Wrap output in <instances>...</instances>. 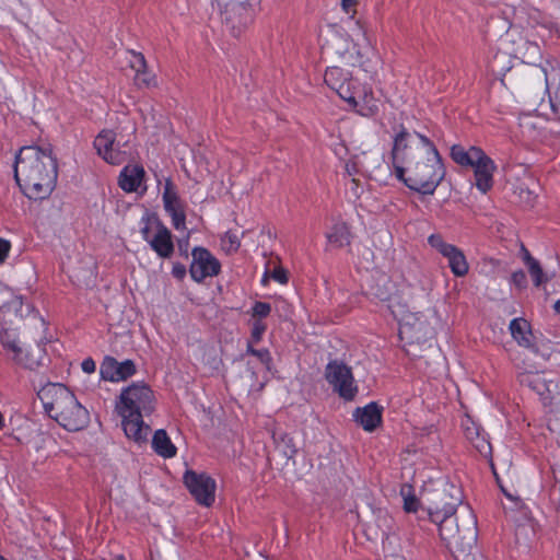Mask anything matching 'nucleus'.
<instances>
[{
  "label": "nucleus",
  "instance_id": "c9c22d12",
  "mask_svg": "<svg viewBox=\"0 0 560 560\" xmlns=\"http://www.w3.org/2000/svg\"><path fill=\"white\" fill-rule=\"evenodd\" d=\"M246 353L256 357L268 370L272 358L268 349H255L252 342H247Z\"/></svg>",
  "mask_w": 560,
  "mask_h": 560
},
{
  "label": "nucleus",
  "instance_id": "9b49d317",
  "mask_svg": "<svg viewBox=\"0 0 560 560\" xmlns=\"http://www.w3.org/2000/svg\"><path fill=\"white\" fill-rule=\"evenodd\" d=\"M253 21V8L232 0L224 5L222 23L233 37H238Z\"/></svg>",
  "mask_w": 560,
  "mask_h": 560
},
{
  "label": "nucleus",
  "instance_id": "aec40b11",
  "mask_svg": "<svg viewBox=\"0 0 560 560\" xmlns=\"http://www.w3.org/2000/svg\"><path fill=\"white\" fill-rule=\"evenodd\" d=\"M121 417V425L126 436L138 444L148 441V435L151 431L150 425L143 421L144 416H133L128 418L127 413H118Z\"/></svg>",
  "mask_w": 560,
  "mask_h": 560
},
{
  "label": "nucleus",
  "instance_id": "20e7f679",
  "mask_svg": "<svg viewBox=\"0 0 560 560\" xmlns=\"http://www.w3.org/2000/svg\"><path fill=\"white\" fill-rule=\"evenodd\" d=\"M408 176L405 185L419 194L433 195L444 179L446 171L440 153L407 166Z\"/></svg>",
  "mask_w": 560,
  "mask_h": 560
},
{
  "label": "nucleus",
  "instance_id": "473e14b6",
  "mask_svg": "<svg viewBox=\"0 0 560 560\" xmlns=\"http://www.w3.org/2000/svg\"><path fill=\"white\" fill-rule=\"evenodd\" d=\"M410 137V133L407 129L401 125L400 130L394 138V144L390 152L392 160L397 161L400 158V151L407 149V139Z\"/></svg>",
  "mask_w": 560,
  "mask_h": 560
},
{
  "label": "nucleus",
  "instance_id": "423d86ee",
  "mask_svg": "<svg viewBox=\"0 0 560 560\" xmlns=\"http://www.w3.org/2000/svg\"><path fill=\"white\" fill-rule=\"evenodd\" d=\"M118 413H127V417L150 416L154 411V394L145 383H132L124 388L116 402Z\"/></svg>",
  "mask_w": 560,
  "mask_h": 560
},
{
  "label": "nucleus",
  "instance_id": "4d7b16f0",
  "mask_svg": "<svg viewBox=\"0 0 560 560\" xmlns=\"http://www.w3.org/2000/svg\"><path fill=\"white\" fill-rule=\"evenodd\" d=\"M465 434L467 439L470 440L471 442H474L475 439L479 440V429L476 425H472L471 428L466 427Z\"/></svg>",
  "mask_w": 560,
  "mask_h": 560
},
{
  "label": "nucleus",
  "instance_id": "13d9d810",
  "mask_svg": "<svg viewBox=\"0 0 560 560\" xmlns=\"http://www.w3.org/2000/svg\"><path fill=\"white\" fill-rule=\"evenodd\" d=\"M346 172L348 175L352 176L358 173V167L355 163H347L346 164Z\"/></svg>",
  "mask_w": 560,
  "mask_h": 560
},
{
  "label": "nucleus",
  "instance_id": "f257e3e1",
  "mask_svg": "<svg viewBox=\"0 0 560 560\" xmlns=\"http://www.w3.org/2000/svg\"><path fill=\"white\" fill-rule=\"evenodd\" d=\"M14 179L28 199L48 198L58 177L57 159L50 145H24L14 155Z\"/></svg>",
  "mask_w": 560,
  "mask_h": 560
},
{
  "label": "nucleus",
  "instance_id": "6ab92c4d",
  "mask_svg": "<svg viewBox=\"0 0 560 560\" xmlns=\"http://www.w3.org/2000/svg\"><path fill=\"white\" fill-rule=\"evenodd\" d=\"M383 408L375 401L364 407H358L353 411V420L365 431L372 432L382 423Z\"/></svg>",
  "mask_w": 560,
  "mask_h": 560
},
{
  "label": "nucleus",
  "instance_id": "338daca9",
  "mask_svg": "<svg viewBox=\"0 0 560 560\" xmlns=\"http://www.w3.org/2000/svg\"><path fill=\"white\" fill-rule=\"evenodd\" d=\"M0 560H7L2 555H0Z\"/></svg>",
  "mask_w": 560,
  "mask_h": 560
},
{
  "label": "nucleus",
  "instance_id": "5fc2aeb1",
  "mask_svg": "<svg viewBox=\"0 0 560 560\" xmlns=\"http://www.w3.org/2000/svg\"><path fill=\"white\" fill-rule=\"evenodd\" d=\"M188 247H189V241H188V237L186 238H180L177 241V248H178V253L180 256H183L185 259H188L189 257V253H188Z\"/></svg>",
  "mask_w": 560,
  "mask_h": 560
},
{
  "label": "nucleus",
  "instance_id": "c85d7f7f",
  "mask_svg": "<svg viewBox=\"0 0 560 560\" xmlns=\"http://www.w3.org/2000/svg\"><path fill=\"white\" fill-rule=\"evenodd\" d=\"M326 236L328 242L337 247L350 245L352 237L350 226L346 222L334 224L331 231Z\"/></svg>",
  "mask_w": 560,
  "mask_h": 560
},
{
  "label": "nucleus",
  "instance_id": "412c9836",
  "mask_svg": "<svg viewBox=\"0 0 560 560\" xmlns=\"http://www.w3.org/2000/svg\"><path fill=\"white\" fill-rule=\"evenodd\" d=\"M14 360L28 370H36L48 361L45 348L40 343H34L21 350Z\"/></svg>",
  "mask_w": 560,
  "mask_h": 560
},
{
  "label": "nucleus",
  "instance_id": "7c9ffc66",
  "mask_svg": "<svg viewBox=\"0 0 560 560\" xmlns=\"http://www.w3.org/2000/svg\"><path fill=\"white\" fill-rule=\"evenodd\" d=\"M423 324L418 320V318H415V322L407 320L404 324L400 325L399 334L402 337V335H407V338H409L412 342L417 341L419 342L421 339L429 338L430 331H422Z\"/></svg>",
  "mask_w": 560,
  "mask_h": 560
},
{
  "label": "nucleus",
  "instance_id": "f704fd0d",
  "mask_svg": "<svg viewBox=\"0 0 560 560\" xmlns=\"http://www.w3.org/2000/svg\"><path fill=\"white\" fill-rule=\"evenodd\" d=\"M136 373L137 366L132 360L127 359L122 362L117 361V382L126 381L129 377L133 376Z\"/></svg>",
  "mask_w": 560,
  "mask_h": 560
},
{
  "label": "nucleus",
  "instance_id": "bb28decb",
  "mask_svg": "<svg viewBox=\"0 0 560 560\" xmlns=\"http://www.w3.org/2000/svg\"><path fill=\"white\" fill-rule=\"evenodd\" d=\"M152 448L158 455L164 458L174 457L177 451L166 431L163 429H159L154 432L152 438Z\"/></svg>",
  "mask_w": 560,
  "mask_h": 560
},
{
  "label": "nucleus",
  "instance_id": "3c124183",
  "mask_svg": "<svg viewBox=\"0 0 560 560\" xmlns=\"http://www.w3.org/2000/svg\"><path fill=\"white\" fill-rule=\"evenodd\" d=\"M416 135L420 139L422 144L428 148L429 153L431 155H436V153H439V151H438L436 147L434 145V143L427 136H424V135H422L420 132H416Z\"/></svg>",
  "mask_w": 560,
  "mask_h": 560
},
{
  "label": "nucleus",
  "instance_id": "4c0bfd02",
  "mask_svg": "<svg viewBox=\"0 0 560 560\" xmlns=\"http://www.w3.org/2000/svg\"><path fill=\"white\" fill-rule=\"evenodd\" d=\"M388 284H390V282L388 280H386L385 283L383 284V287H381L378 284L372 285L370 294L373 295L374 298L378 299L380 301H383V302L389 301L392 292H390V289L388 288Z\"/></svg>",
  "mask_w": 560,
  "mask_h": 560
},
{
  "label": "nucleus",
  "instance_id": "5701e85b",
  "mask_svg": "<svg viewBox=\"0 0 560 560\" xmlns=\"http://www.w3.org/2000/svg\"><path fill=\"white\" fill-rule=\"evenodd\" d=\"M527 260L528 264L525 266L533 281V285L537 289L544 288L545 294L548 296L551 292L548 291L546 284L553 278H556V270L545 271L540 262L533 256H528Z\"/></svg>",
  "mask_w": 560,
  "mask_h": 560
},
{
  "label": "nucleus",
  "instance_id": "f03ea898",
  "mask_svg": "<svg viewBox=\"0 0 560 560\" xmlns=\"http://www.w3.org/2000/svg\"><path fill=\"white\" fill-rule=\"evenodd\" d=\"M37 396L47 416L70 432L85 429L90 423V412L75 395L61 383H48Z\"/></svg>",
  "mask_w": 560,
  "mask_h": 560
},
{
  "label": "nucleus",
  "instance_id": "37998d69",
  "mask_svg": "<svg viewBox=\"0 0 560 560\" xmlns=\"http://www.w3.org/2000/svg\"><path fill=\"white\" fill-rule=\"evenodd\" d=\"M511 283L518 290H525L528 287L527 277L524 270L518 269L511 275Z\"/></svg>",
  "mask_w": 560,
  "mask_h": 560
},
{
  "label": "nucleus",
  "instance_id": "ddd939ff",
  "mask_svg": "<svg viewBox=\"0 0 560 560\" xmlns=\"http://www.w3.org/2000/svg\"><path fill=\"white\" fill-rule=\"evenodd\" d=\"M429 245L447 258L448 266L456 277H464L468 272V262L464 253L455 245L444 241L441 234H432L428 237Z\"/></svg>",
  "mask_w": 560,
  "mask_h": 560
},
{
  "label": "nucleus",
  "instance_id": "2eb2a0df",
  "mask_svg": "<svg viewBox=\"0 0 560 560\" xmlns=\"http://www.w3.org/2000/svg\"><path fill=\"white\" fill-rule=\"evenodd\" d=\"M476 161L471 165L476 179V187L483 194L491 189L493 185L494 162L483 152L475 151Z\"/></svg>",
  "mask_w": 560,
  "mask_h": 560
},
{
  "label": "nucleus",
  "instance_id": "8fccbe9b",
  "mask_svg": "<svg viewBox=\"0 0 560 560\" xmlns=\"http://www.w3.org/2000/svg\"><path fill=\"white\" fill-rule=\"evenodd\" d=\"M271 278L281 284H285L289 281L288 272L282 267L275 268Z\"/></svg>",
  "mask_w": 560,
  "mask_h": 560
},
{
  "label": "nucleus",
  "instance_id": "052dcab7",
  "mask_svg": "<svg viewBox=\"0 0 560 560\" xmlns=\"http://www.w3.org/2000/svg\"><path fill=\"white\" fill-rule=\"evenodd\" d=\"M357 3V0H341V5L346 12L348 9Z\"/></svg>",
  "mask_w": 560,
  "mask_h": 560
},
{
  "label": "nucleus",
  "instance_id": "a18cd8bd",
  "mask_svg": "<svg viewBox=\"0 0 560 560\" xmlns=\"http://www.w3.org/2000/svg\"><path fill=\"white\" fill-rule=\"evenodd\" d=\"M518 197L525 206L533 207L537 196L528 187L520 186Z\"/></svg>",
  "mask_w": 560,
  "mask_h": 560
},
{
  "label": "nucleus",
  "instance_id": "72a5a7b5",
  "mask_svg": "<svg viewBox=\"0 0 560 560\" xmlns=\"http://www.w3.org/2000/svg\"><path fill=\"white\" fill-rule=\"evenodd\" d=\"M0 343L4 349L12 351L14 357H16L22 350L18 343L14 332L9 329H2L0 331Z\"/></svg>",
  "mask_w": 560,
  "mask_h": 560
},
{
  "label": "nucleus",
  "instance_id": "7ed1b4c3",
  "mask_svg": "<svg viewBox=\"0 0 560 560\" xmlns=\"http://www.w3.org/2000/svg\"><path fill=\"white\" fill-rule=\"evenodd\" d=\"M439 534L455 560H476L477 518L468 505L460 506L457 515L443 522Z\"/></svg>",
  "mask_w": 560,
  "mask_h": 560
},
{
  "label": "nucleus",
  "instance_id": "f8f14e48",
  "mask_svg": "<svg viewBox=\"0 0 560 560\" xmlns=\"http://www.w3.org/2000/svg\"><path fill=\"white\" fill-rule=\"evenodd\" d=\"M190 277L196 282H202L208 277H215L221 271L220 261L206 247L197 246L191 250Z\"/></svg>",
  "mask_w": 560,
  "mask_h": 560
},
{
  "label": "nucleus",
  "instance_id": "a878e982",
  "mask_svg": "<svg viewBox=\"0 0 560 560\" xmlns=\"http://www.w3.org/2000/svg\"><path fill=\"white\" fill-rule=\"evenodd\" d=\"M522 386H526L542 398L549 393V386L542 374L538 372H522L517 375Z\"/></svg>",
  "mask_w": 560,
  "mask_h": 560
},
{
  "label": "nucleus",
  "instance_id": "0e129e2a",
  "mask_svg": "<svg viewBox=\"0 0 560 560\" xmlns=\"http://www.w3.org/2000/svg\"><path fill=\"white\" fill-rule=\"evenodd\" d=\"M261 282H262V284H266L268 282V273L267 272H265Z\"/></svg>",
  "mask_w": 560,
  "mask_h": 560
},
{
  "label": "nucleus",
  "instance_id": "79ce46f5",
  "mask_svg": "<svg viewBox=\"0 0 560 560\" xmlns=\"http://www.w3.org/2000/svg\"><path fill=\"white\" fill-rule=\"evenodd\" d=\"M533 353L540 355L544 360H548L552 353L550 341L538 340V349L536 347H528Z\"/></svg>",
  "mask_w": 560,
  "mask_h": 560
},
{
  "label": "nucleus",
  "instance_id": "4be33fe9",
  "mask_svg": "<svg viewBox=\"0 0 560 560\" xmlns=\"http://www.w3.org/2000/svg\"><path fill=\"white\" fill-rule=\"evenodd\" d=\"M512 337L522 347H536L538 349V339L533 335L530 324L524 318H514L510 323Z\"/></svg>",
  "mask_w": 560,
  "mask_h": 560
},
{
  "label": "nucleus",
  "instance_id": "f3484780",
  "mask_svg": "<svg viewBox=\"0 0 560 560\" xmlns=\"http://www.w3.org/2000/svg\"><path fill=\"white\" fill-rule=\"evenodd\" d=\"M155 233L150 241V247L162 259H168L174 254V242L172 232L159 219L154 218Z\"/></svg>",
  "mask_w": 560,
  "mask_h": 560
},
{
  "label": "nucleus",
  "instance_id": "ea45409f",
  "mask_svg": "<svg viewBox=\"0 0 560 560\" xmlns=\"http://www.w3.org/2000/svg\"><path fill=\"white\" fill-rule=\"evenodd\" d=\"M222 243L224 246H226V244H228V247H226L228 252H237L241 246V241H240L238 236L231 231H228L224 234V236L222 237Z\"/></svg>",
  "mask_w": 560,
  "mask_h": 560
},
{
  "label": "nucleus",
  "instance_id": "680f3d73",
  "mask_svg": "<svg viewBox=\"0 0 560 560\" xmlns=\"http://www.w3.org/2000/svg\"><path fill=\"white\" fill-rule=\"evenodd\" d=\"M553 311L556 314L560 315V300H557L553 304Z\"/></svg>",
  "mask_w": 560,
  "mask_h": 560
},
{
  "label": "nucleus",
  "instance_id": "6e6552de",
  "mask_svg": "<svg viewBox=\"0 0 560 560\" xmlns=\"http://www.w3.org/2000/svg\"><path fill=\"white\" fill-rule=\"evenodd\" d=\"M324 81L348 104L353 107L358 105L357 94L359 93V86L350 71L345 70L340 66L328 67L324 75Z\"/></svg>",
  "mask_w": 560,
  "mask_h": 560
},
{
  "label": "nucleus",
  "instance_id": "b1692460",
  "mask_svg": "<svg viewBox=\"0 0 560 560\" xmlns=\"http://www.w3.org/2000/svg\"><path fill=\"white\" fill-rule=\"evenodd\" d=\"M132 60L130 67L136 71V83L138 86L151 88L156 85L155 77L147 71V61L141 52L131 50Z\"/></svg>",
  "mask_w": 560,
  "mask_h": 560
},
{
  "label": "nucleus",
  "instance_id": "dca6fc26",
  "mask_svg": "<svg viewBox=\"0 0 560 560\" xmlns=\"http://www.w3.org/2000/svg\"><path fill=\"white\" fill-rule=\"evenodd\" d=\"M366 532L372 539H385L394 528V520L385 509H373L371 517L365 523Z\"/></svg>",
  "mask_w": 560,
  "mask_h": 560
},
{
  "label": "nucleus",
  "instance_id": "9d476101",
  "mask_svg": "<svg viewBox=\"0 0 560 560\" xmlns=\"http://www.w3.org/2000/svg\"><path fill=\"white\" fill-rule=\"evenodd\" d=\"M184 483L196 502L203 506H211L215 499L217 483L206 472L186 470L183 477Z\"/></svg>",
  "mask_w": 560,
  "mask_h": 560
},
{
  "label": "nucleus",
  "instance_id": "4468645a",
  "mask_svg": "<svg viewBox=\"0 0 560 560\" xmlns=\"http://www.w3.org/2000/svg\"><path fill=\"white\" fill-rule=\"evenodd\" d=\"M163 203L165 211L171 215L175 230L186 229L185 205L175 190L173 182L168 178L165 182L163 191Z\"/></svg>",
  "mask_w": 560,
  "mask_h": 560
},
{
  "label": "nucleus",
  "instance_id": "a19ab883",
  "mask_svg": "<svg viewBox=\"0 0 560 560\" xmlns=\"http://www.w3.org/2000/svg\"><path fill=\"white\" fill-rule=\"evenodd\" d=\"M267 329V325L260 319H256L253 323L250 340L248 342L258 343L261 340L264 332Z\"/></svg>",
  "mask_w": 560,
  "mask_h": 560
},
{
  "label": "nucleus",
  "instance_id": "49530a36",
  "mask_svg": "<svg viewBox=\"0 0 560 560\" xmlns=\"http://www.w3.org/2000/svg\"><path fill=\"white\" fill-rule=\"evenodd\" d=\"M154 218H158L156 215H145L142 218V222L144 225L141 228L140 233L142 235V238L150 244V241L152 240L151 236V224H154Z\"/></svg>",
  "mask_w": 560,
  "mask_h": 560
},
{
  "label": "nucleus",
  "instance_id": "bf43d9fd",
  "mask_svg": "<svg viewBox=\"0 0 560 560\" xmlns=\"http://www.w3.org/2000/svg\"><path fill=\"white\" fill-rule=\"evenodd\" d=\"M528 256H532L530 253L528 252V249L522 244L521 246V257H522V260L525 265L528 264V260H527V257Z\"/></svg>",
  "mask_w": 560,
  "mask_h": 560
},
{
  "label": "nucleus",
  "instance_id": "864d4df0",
  "mask_svg": "<svg viewBox=\"0 0 560 560\" xmlns=\"http://www.w3.org/2000/svg\"><path fill=\"white\" fill-rule=\"evenodd\" d=\"M11 248V244L8 240L0 238V264L4 262Z\"/></svg>",
  "mask_w": 560,
  "mask_h": 560
},
{
  "label": "nucleus",
  "instance_id": "e2e57ef3",
  "mask_svg": "<svg viewBox=\"0 0 560 560\" xmlns=\"http://www.w3.org/2000/svg\"><path fill=\"white\" fill-rule=\"evenodd\" d=\"M556 409L560 413V382H559L558 398H557V401H556Z\"/></svg>",
  "mask_w": 560,
  "mask_h": 560
},
{
  "label": "nucleus",
  "instance_id": "c756f323",
  "mask_svg": "<svg viewBox=\"0 0 560 560\" xmlns=\"http://www.w3.org/2000/svg\"><path fill=\"white\" fill-rule=\"evenodd\" d=\"M475 151L482 150L478 147H470L469 150H466L460 144H454L451 148V158L455 163L462 166H471L476 161Z\"/></svg>",
  "mask_w": 560,
  "mask_h": 560
},
{
  "label": "nucleus",
  "instance_id": "e433bc0d",
  "mask_svg": "<svg viewBox=\"0 0 560 560\" xmlns=\"http://www.w3.org/2000/svg\"><path fill=\"white\" fill-rule=\"evenodd\" d=\"M553 483L550 487V498L560 503V462L551 466Z\"/></svg>",
  "mask_w": 560,
  "mask_h": 560
},
{
  "label": "nucleus",
  "instance_id": "58836bf2",
  "mask_svg": "<svg viewBox=\"0 0 560 560\" xmlns=\"http://www.w3.org/2000/svg\"><path fill=\"white\" fill-rule=\"evenodd\" d=\"M410 490L411 487H409V491ZM401 494L404 497V510L408 513L417 512L420 505L419 499L410 492L406 494L404 489H401Z\"/></svg>",
  "mask_w": 560,
  "mask_h": 560
},
{
  "label": "nucleus",
  "instance_id": "de8ad7c7",
  "mask_svg": "<svg viewBox=\"0 0 560 560\" xmlns=\"http://www.w3.org/2000/svg\"><path fill=\"white\" fill-rule=\"evenodd\" d=\"M476 450L485 457L491 455V444L485 439L479 435V440H474L471 442Z\"/></svg>",
  "mask_w": 560,
  "mask_h": 560
},
{
  "label": "nucleus",
  "instance_id": "1a4fd4ad",
  "mask_svg": "<svg viewBox=\"0 0 560 560\" xmlns=\"http://www.w3.org/2000/svg\"><path fill=\"white\" fill-rule=\"evenodd\" d=\"M325 377L341 398L348 401L354 399L358 387L354 384L352 371L347 364L337 360L330 361L326 365Z\"/></svg>",
  "mask_w": 560,
  "mask_h": 560
},
{
  "label": "nucleus",
  "instance_id": "69168bd1",
  "mask_svg": "<svg viewBox=\"0 0 560 560\" xmlns=\"http://www.w3.org/2000/svg\"><path fill=\"white\" fill-rule=\"evenodd\" d=\"M506 497L511 498L510 493H506L504 489H502Z\"/></svg>",
  "mask_w": 560,
  "mask_h": 560
},
{
  "label": "nucleus",
  "instance_id": "2f4dec72",
  "mask_svg": "<svg viewBox=\"0 0 560 560\" xmlns=\"http://www.w3.org/2000/svg\"><path fill=\"white\" fill-rule=\"evenodd\" d=\"M101 377L105 381L117 382V360L106 355L100 368Z\"/></svg>",
  "mask_w": 560,
  "mask_h": 560
},
{
  "label": "nucleus",
  "instance_id": "39448f33",
  "mask_svg": "<svg viewBox=\"0 0 560 560\" xmlns=\"http://www.w3.org/2000/svg\"><path fill=\"white\" fill-rule=\"evenodd\" d=\"M462 490L452 483L429 490L425 493V511L430 520L440 527L443 522L458 514L462 505Z\"/></svg>",
  "mask_w": 560,
  "mask_h": 560
},
{
  "label": "nucleus",
  "instance_id": "6e6d98bb",
  "mask_svg": "<svg viewBox=\"0 0 560 560\" xmlns=\"http://www.w3.org/2000/svg\"><path fill=\"white\" fill-rule=\"evenodd\" d=\"M81 368L85 373L91 374L95 371L96 364L92 358H86L83 360Z\"/></svg>",
  "mask_w": 560,
  "mask_h": 560
},
{
  "label": "nucleus",
  "instance_id": "603ef678",
  "mask_svg": "<svg viewBox=\"0 0 560 560\" xmlns=\"http://www.w3.org/2000/svg\"><path fill=\"white\" fill-rule=\"evenodd\" d=\"M186 266L180 262H175L172 268V275L177 280H183L186 276Z\"/></svg>",
  "mask_w": 560,
  "mask_h": 560
},
{
  "label": "nucleus",
  "instance_id": "393cba45",
  "mask_svg": "<svg viewBox=\"0 0 560 560\" xmlns=\"http://www.w3.org/2000/svg\"><path fill=\"white\" fill-rule=\"evenodd\" d=\"M144 170L142 166H126L119 175V187L126 192L137 191L142 178Z\"/></svg>",
  "mask_w": 560,
  "mask_h": 560
},
{
  "label": "nucleus",
  "instance_id": "cd10ccee",
  "mask_svg": "<svg viewBox=\"0 0 560 560\" xmlns=\"http://www.w3.org/2000/svg\"><path fill=\"white\" fill-rule=\"evenodd\" d=\"M272 439L276 447L288 459H293L298 454L299 450L294 442V439L282 430H275Z\"/></svg>",
  "mask_w": 560,
  "mask_h": 560
},
{
  "label": "nucleus",
  "instance_id": "c03bdc74",
  "mask_svg": "<svg viewBox=\"0 0 560 560\" xmlns=\"http://www.w3.org/2000/svg\"><path fill=\"white\" fill-rule=\"evenodd\" d=\"M252 311H253V316L258 317V319L261 320V318L269 316V314L271 312V305L267 302L257 301V302H255Z\"/></svg>",
  "mask_w": 560,
  "mask_h": 560
},
{
  "label": "nucleus",
  "instance_id": "0eeeda50",
  "mask_svg": "<svg viewBox=\"0 0 560 560\" xmlns=\"http://www.w3.org/2000/svg\"><path fill=\"white\" fill-rule=\"evenodd\" d=\"M323 48L327 54L339 57L343 66L362 67L364 65L363 56L346 33H331Z\"/></svg>",
  "mask_w": 560,
  "mask_h": 560
},
{
  "label": "nucleus",
  "instance_id": "a211bd4d",
  "mask_svg": "<svg viewBox=\"0 0 560 560\" xmlns=\"http://www.w3.org/2000/svg\"><path fill=\"white\" fill-rule=\"evenodd\" d=\"M115 133L113 130H102L94 140V148L104 161L112 165H119L124 162V154L114 148Z\"/></svg>",
  "mask_w": 560,
  "mask_h": 560
},
{
  "label": "nucleus",
  "instance_id": "09e8293b",
  "mask_svg": "<svg viewBox=\"0 0 560 560\" xmlns=\"http://www.w3.org/2000/svg\"><path fill=\"white\" fill-rule=\"evenodd\" d=\"M392 162H393V166L395 168L396 177L405 184V180H407L406 173H408L407 167H404L401 165V163L405 162V158H399L397 161L392 160Z\"/></svg>",
  "mask_w": 560,
  "mask_h": 560
}]
</instances>
